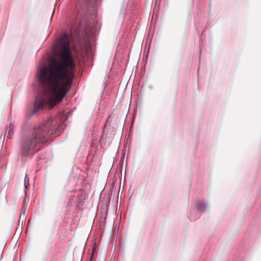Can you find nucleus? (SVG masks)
Here are the masks:
<instances>
[{
    "mask_svg": "<svg viewBox=\"0 0 261 261\" xmlns=\"http://www.w3.org/2000/svg\"><path fill=\"white\" fill-rule=\"evenodd\" d=\"M93 257H94V253H93V252H92V254H91V257H90V259L91 260L93 259Z\"/></svg>",
    "mask_w": 261,
    "mask_h": 261,
    "instance_id": "6e6552de",
    "label": "nucleus"
},
{
    "mask_svg": "<svg viewBox=\"0 0 261 261\" xmlns=\"http://www.w3.org/2000/svg\"><path fill=\"white\" fill-rule=\"evenodd\" d=\"M198 209L200 210V208L199 206L198 207Z\"/></svg>",
    "mask_w": 261,
    "mask_h": 261,
    "instance_id": "1a4fd4ad",
    "label": "nucleus"
},
{
    "mask_svg": "<svg viewBox=\"0 0 261 261\" xmlns=\"http://www.w3.org/2000/svg\"><path fill=\"white\" fill-rule=\"evenodd\" d=\"M24 185L25 189H28L29 187V178L27 174H25L24 179Z\"/></svg>",
    "mask_w": 261,
    "mask_h": 261,
    "instance_id": "39448f33",
    "label": "nucleus"
},
{
    "mask_svg": "<svg viewBox=\"0 0 261 261\" xmlns=\"http://www.w3.org/2000/svg\"><path fill=\"white\" fill-rule=\"evenodd\" d=\"M14 134V126L13 124H10L8 127L7 138L11 139Z\"/></svg>",
    "mask_w": 261,
    "mask_h": 261,
    "instance_id": "7ed1b4c3",
    "label": "nucleus"
},
{
    "mask_svg": "<svg viewBox=\"0 0 261 261\" xmlns=\"http://www.w3.org/2000/svg\"><path fill=\"white\" fill-rule=\"evenodd\" d=\"M85 1L87 2L93 3H94L96 0H85Z\"/></svg>",
    "mask_w": 261,
    "mask_h": 261,
    "instance_id": "0eeeda50",
    "label": "nucleus"
},
{
    "mask_svg": "<svg viewBox=\"0 0 261 261\" xmlns=\"http://www.w3.org/2000/svg\"><path fill=\"white\" fill-rule=\"evenodd\" d=\"M57 122L56 119L44 122L29 134L21 143L20 155L27 158L39 150L41 144L46 142L48 134L55 133Z\"/></svg>",
    "mask_w": 261,
    "mask_h": 261,
    "instance_id": "f03ea898",
    "label": "nucleus"
},
{
    "mask_svg": "<svg viewBox=\"0 0 261 261\" xmlns=\"http://www.w3.org/2000/svg\"><path fill=\"white\" fill-rule=\"evenodd\" d=\"M53 119H56L57 120V123H56V132L53 134H55L56 133H57V134H58V133H57V132L58 131V130L59 129V128L57 127V125H58V126H59L62 125V123L61 122H58V119H57V117L51 118L49 119L48 120H46L45 122H46V121H47L48 120H53ZM48 134L52 135L53 134H50V133H49Z\"/></svg>",
    "mask_w": 261,
    "mask_h": 261,
    "instance_id": "20e7f679",
    "label": "nucleus"
},
{
    "mask_svg": "<svg viewBox=\"0 0 261 261\" xmlns=\"http://www.w3.org/2000/svg\"><path fill=\"white\" fill-rule=\"evenodd\" d=\"M3 252V250L2 249V248H1L0 249V260L2 258Z\"/></svg>",
    "mask_w": 261,
    "mask_h": 261,
    "instance_id": "423d86ee",
    "label": "nucleus"
},
{
    "mask_svg": "<svg viewBox=\"0 0 261 261\" xmlns=\"http://www.w3.org/2000/svg\"><path fill=\"white\" fill-rule=\"evenodd\" d=\"M70 37L67 33L62 34L55 44L57 59H52L47 67L40 70L39 81L44 89V95L48 93L50 97L47 100L43 97L36 99L31 115L43 109L47 105L53 108L60 102L67 94L76 71L75 62L73 59L70 46Z\"/></svg>",
    "mask_w": 261,
    "mask_h": 261,
    "instance_id": "f257e3e1",
    "label": "nucleus"
}]
</instances>
